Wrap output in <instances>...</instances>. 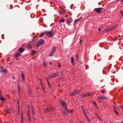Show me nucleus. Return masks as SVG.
I'll use <instances>...</instances> for the list:
<instances>
[{"label":"nucleus","mask_w":123,"mask_h":123,"mask_svg":"<svg viewBox=\"0 0 123 123\" xmlns=\"http://www.w3.org/2000/svg\"><path fill=\"white\" fill-rule=\"evenodd\" d=\"M61 104L68 113H72L73 112V110H71L70 111L67 110V105L65 102L63 101H61Z\"/></svg>","instance_id":"nucleus-1"},{"label":"nucleus","mask_w":123,"mask_h":123,"mask_svg":"<svg viewBox=\"0 0 123 123\" xmlns=\"http://www.w3.org/2000/svg\"><path fill=\"white\" fill-rule=\"evenodd\" d=\"M46 34L48 36L51 37L53 36V31L51 30L50 31H46L45 32Z\"/></svg>","instance_id":"nucleus-2"},{"label":"nucleus","mask_w":123,"mask_h":123,"mask_svg":"<svg viewBox=\"0 0 123 123\" xmlns=\"http://www.w3.org/2000/svg\"><path fill=\"white\" fill-rule=\"evenodd\" d=\"M81 92V91L80 90H76L75 91L72 92V95H74L80 93Z\"/></svg>","instance_id":"nucleus-3"},{"label":"nucleus","mask_w":123,"mask_h":123,"mask_svg":"<svg viewBox=\"0 0 123 123\" xmlns=\"http://www.w3.org/2000/svg\"><path fill=\"white\" fill-rule=\"evenodd\" d=\"M113 28H110L108 29H106L103 31V33H106V32H109L111 31L113 29Z\"/></svg>","instance_id":"nucleus-4"},{"label":"nucleus","mask_w":123,"mask_h":123,"mask_svg":"<svg viewBox=\"0 0 123 123\" xmlns=\"http://www.w3.org/2000/svg\"><path fill=\"white\" fill-rule=\"evenodd\" d=\"M108 98V97L105 96H102L98 97V99H99L100 100H104L107 99Z\"/></svg>","instance_id":"nucleus-5"},{"label":"nucleus","mask_w":123,"mask_h":123,"mask_svg":"<svg viewBox=\"0 0 123 123\" xmlns=\"http://www.w3.org/2000/svg\"><path fill=\"white\" fill-rule=\"evenodd\" d=\"M94 10L97 12H100L102 11L101 9L100 8H95Z\"/></svg>","instance_id":"nucleus-6"},{"label":"nucleus","mask_w":123,"mask_h":123,"mask_svg":"<svg viewBox=\"0 0 123 123\" xmlns=\"http://www.w3.org/2000/svg\"><path fill=\"white\" fill-rule=\"evenodd\" d=\"M44 40L42 39H40L38 42V43H39V44L41 45L42 44L44 43Z\"/></svg>","instance_id":"nucleus-7"},{"label":"nucleus","mask_w":123,"mask_h":123,"mask_svg":"<svg viewBox=\"0 0 123 123\" xmlns=\"http://www.w3.org/2000/svg\"><path fill=\"white\" fill-rule=\"evenodd\" d=\"M23 113L22 112H21V123H23Z\"/></svg>","instance_id":"nucleus-8"},{"label":"nucleus","mask_w":123,"mask_h":123,"mask_svg":"<svg viewBox=\"0 0 123 123\" xmlns=\"http://www.w3.org/2000/svg\"><path fill=\"white\" fill-rule=\"evenodd\" d=\"M0 99L2 102H4L5 101V99L3 97H0Z\"/></svg>","instance_id":"nucleus-9"},{"label":"nucleus","mask_w":123,"mask_h":123,"mask_svg":"<svg viewBox=\"0 0 123 123\" xmlns=\"http://www.w3.org/2000/svg\"><path fill=\"white\" fill-rule=\"evenodd\" d=\"M57 75V74L56 73L53 74L51 75V77H56Z\"/></svg>","instance_id":"nucleus-10"},{"label":"nucleus","mask_w":123,"mask_h":123,"mask_svg":"<svg viewBox=\"0 0 123 123\" xmlns=\"http://www.w3.org/2000/svg\"><path fill=\"white\" fill-rule=\"evenodd\" d=\"M18 115H19V102L18 101Z\"/></svg>","instance_id":"nucleus-11"},{"label":"nucleus","mask_w":123,"mask_h":123,"mask_svg":"<svg viewBox=\"0 0 123 123\" xmlns=\"http://www.w3.org/2000/svg\"><path fill=\"white\" fill-rule=\"evenodd\" d=\"M64 22V20L63 18L61 19L59 21V23H61L62 22Z\"/></svg>","instance_id":"nucleus-12"},{"label":"nucleus","mask_w":123,"mask_h":123,"mask_svg":"<svg viewBox=\"0 0 123 123\" xmlns=\"http://www.w3.org/2000/svg\"><path fill=\"white\" fill-rule=\"evenodd\" d=\"M22 80L24 81L25 79V75L22 72Z\"/></svg>","instance_id":"nucleus-13"},{"label":"nucleus","mask_w":123,"mask_h":123,"mask_svg":"<svg viewBox=\"0 0 123 123\" xmlns=\"http://www.w3.org/2000/svg\"><path fill=\"white\" fill-rule=\"evenodd\" d=\"M18 51L20 52H22L24 51L23 49L22 48H20L19 49Z\"/></svg>","instance_id":"nucleus-14"},{"label":"nucleus","mask_w":123,"mask_h":123,"mask_svg":"<svg viewBox=\"0 0 123 123\" xmlns=\"http://www.w3.org/2000/svg\"><path fill=\"white\" fill-rule=\"evenodd\" d=\"M91 95V93H88L86 94H84V96H90Z\"/></svg>","instance_id":"nucleus-15"},{"label":"nucleus","mask_w":123,"mask_h":123,"mask_svg":"<svg viewBox=\"0 0 123 123\" xmlns=\"http://www.w3.org/2000/svg\"><path fill=\"white\" fill-rule=\"evenodd\" d=\"M21 55V54L20 53H17L16 54L15 57H16L18 56Z\"/></svg>","instance_id":"nucleus-16"},{"label":"nucleus","mask_w":123,"mask_h":123,"mask_svg":"<svg viewBox=\"0 0 123 123\" xmlns=\"http://www.w3.org/2000/svg\"><path fill=\"white\" fill-rule=\"evenodd\" d=\"M55 50H56L55 48L54 47H53V48H52L51 51H52V52H53L54 53H55Z\"/></svg>","instance_id":"nucleus-17"},{"label":"nucleus","mask_w":123,"mask_h":123,"mask_svg":"<svg viewBox=\"0 0 123 123\" xmlns=\"http://www.w3.org/2000/svg\"><path fill=\"white\" fill-rule=\"evenodd\" d=\"M71 62L72 64L74 65V60L73 59V57H72L71 58Z\"/></svg>","instance_id":"nucleus-18"},{"label":"nucleus","mask_w":123,"mask_h":123,"mask_svg":"<svg viewBox=\"0 0 123 123\" xmlns=\"http://www.w3.org/2000/svg\"><path fill=\"white\" fill-rule=\"evenodd\" d=\"M6 72H7L6 70L5 69H3V70H2L0 71V72H2V73Z\"/></svg>","instance_id":"nucleus-19"},{"label":"nucleus","mask_w":123,"mask_h":123,"mask_svg":"<svg viewBox=\"0 0 123 123\" xmlns=\"http://www.w3.org/2000/svg\"><path fill=\"white\" fill-rule=\"evenodd\" d=\"M55 53L53 52H52L51 51L50 54L49 55L50 56H52Z\"/></svg>","instance_id":"nucleus-20"},{"label":"nucleus","mask_w":123,"mask_h":123,"mask_svg":"<svg viewBox=\"0 0 123 123\" xmlns=\"http://www.w3.org/2000/svg\"><path fill=\"white\" fill-rule=\"evenodd\" d=\"M32 47V46L30 44H29L27 46V48L28 49H30Z\"/></svg>","instance_id":"nucleus-21"},{"label":"nucleus","mask_w":123,"mask_h":123,"mask_svg":"<svg viewBox=\"0 0 123 123\" xmlns=\"http://www.w3.org/2000/svg\"><path fill=\"white\" fill-rule=\"evenodd\" d=\"M18 93H19H19H20V88H19V86H18Z\"/></svg>","instance_id":"nucleus-22"},{"label":"nucleus","mask_w":123,"mask_h":123,"mask_svg":"<svg viewBox=\"0 0 123 123\" xmlns=\"http://www.w3.org/2000/svg\"><path fill=\"white\" fill-rule=\"evenodd\" d=\"M115 113L117 115H119L118 113L117 112V111L116 109H115L114 110Z\"/></svg>","instance_id":"nucleus-23"},{"label":"nucleus","mask_w":123,"mask_h":123,"mask_svg":"<svg viewBox=\"0 0 123 123\" xmlns=\"http://www.w3.org/2000/svg\"><path fill=\"white\" fill-rule=\"evenodd\" d=\"M63 113L64 114V115L65 116H67V113H66L65 111H62Z\"/></svg>","instance_id":"nucleus-24"},{"label":"nucleus","mask_w":123,"mask_h":123,"mask_svg":"<svg viewBox=\"0 0 123 123\" xmlns=\"http://www.w3.org/2000/svg\"><path fill=\"white\" fill-rule=\"evenodd\" d=\"M80 20V18H78V19H77L76 20H75V21H74V23H76L78 21H79Z\"/></svg>","instance_id":"nucleus-25"},{"label":"nucleus","mask_w":123,"mask_h":123,"mask_svg":"<svg viewBox=\"0 0 123 123\" xmlns=\"http://www.w3.org/2000/svg\"><path fill=\"white\" fill-rule=\"evenodd\" d=\"M44 35L45 34L43 33H41L40 35V37H43Z\"/></svg>","instance_id":"nucleus-26"},{"label":"nucleus","mask_w":123,"mask_h":123,"mask_svg":"<svg viewBox=\"0 0 123 123\" xmlns=\"http://www.w3.org/2000/svg\"><path fill=\"white\" fill-rule=\"evenodd\" d=\"M66 21L67 23L68 24H69L70 23V20L69 19H67Z\"/></svg>","instance_id":"nucleus-27"},{"label":"nucleus","mask_w":123,"mask_h":123,"mask_svg":"<svg viewBox=\"0 0 123 123\" xmlns=\"http://www.w3.org/2000/svg\"><path fill=\"white\" fill-rule=\"evenodd\" d=\"M36 53V52L35 51H33L32 53V54L33 55H34Z\"/></svg>","instance_id":"nucleus-28"},{"label":"nucleus","mask_w":123,"mask_h":123,"mask_svg":"<svg viewBox=\"0 0 123 123\" xmlns=\"http://www.w3.org/2000/svg\"><path fill=\"white\" fill-rule=\"evenodd\" d=\"M120 13H121L122 16H123V11L122 10H120Z\"/></svg>","instance_id":"nucleus-29"},{"label":"nucleus","mask_w":123,"mask_h":123,"mask_svg":"<svg viewBox=\"0 0 123 123\" xmlns=\"http://www.w3.org/2000/svg\"><path fill=\"white\" fill-rule=\"evenodd\" d=\"M93 105L94 106H96L97 105L96 103L95 102H93Z\"/></svg>","instance_id":"nucleus-30"},{"label":"nucleus","mask_w":123,"mask_h":123,"mask_svg":"<svg viewBox=\"0 0 123 123\" xmlns=\"http://www.w3.org/2000/svg\"><path fill=\"white\" fill-rule=\"evenodd\" d=\"M28 92L29 94H31V89H29L28 91Z\"/></svg>","instance_id":"nucleus-31"},{"label":"nucleus","mask_w":123,"mask_h":123,"mask_svg":"<svg viewBox=\"0 0 123 123\" xmlns=\"http://www.w3.org/2000/svg\"><path fill=\"white\" fill-rule=\"evenodd\" d=\"M49 111V109H47L46 110V111H44L45 112H48Z\"/></svg>","instance_id":"nucleus-32"},{"label":"nucleus","mask_w":123,"mask_h":123,"mask_svg":"<svg viewBox=\"0 0 123 123\" xmlns=\"http://www.w3.org/2000/svg\"><path fill=\"white\" fill-rule=\"evenodd\" d=\"M81 108H82V111H83V112H85V111H84V109L83 108V106H81Z\"/></svg>","instance_id":"nucleus-33"},{"label":"nucleus","mask_w":123,"mask_h":123,"mask_svg":"<svg viewBox=\"0 0 123 123\" xmlns=\"http://www.w3.org/2000/svg\"><path fill=\"white\" fill-rule=\"evenodd\" d=\"M43 65H44V66L45 67H46V64L45 63V61H44Z\"/></svg>","instance_id":"nucleus-34"},{"label":"nucleus","mask_w":123,"mask_h":123,"mask_svg":"<svg viewBox=\"0 0 123 123\" xmlns=\"http://www.w3.org/2000/svg\"><path fill=\"white\" fill-rule=\"evenodd\" d=\"M41 85L42 87V88H43V92H44V88H43V85H42V84L41 83Z\"/></svg>","instance_id":"nucleus-35"},{"label":"nucleus","mask_w":123,"mask_h":123,"mask_svg":"<svg viewBox=\"0 0 123 123\" xmlns=\"http://www.w3.org/2000/svg\"><path fill=\"white\" fill-rule=\"evenodd\" d=\"M117 37H115V38H112V39L113 40H117Z\"/></svg>","instance_id":"nucleus-36"},{"label":"nucleus","mask_w":123,"mask_h":123,"mask_svg":"<svg viewBox=\"0 0 123 123\" xmlns=\"http://www.w3.org/2000/svg\"><path fill=\"white\" fill-rule=\"evenodd\" d=\"M40 45L39 44V43L37 44V47H38Z\"/></svg>","instance_id":"nucleus-37"},{"label":"nucleus","mask_w":123,"mask_h":123,"mask_svg":"<svg viewBox=\"0 0 123 123\" xmlns=\"http://www.w3.org/2000/svg\"><path fill=\"white\" fill-rule=\"evenodd\" d=\"M10 113V112L9 111V110H7V112H6L7 113Z\"/></svg>","instance_id":"nucleus-38"},{"label":"nucleus","mask_w":123,"mask_h":123,"mask_svg":"<svg viewBox=\"0 0 123 123\" xmlns=\"http://www.w3.org/2000/svg\"><path fill=\"white\" fill-rule=\"evenodd\" d=\"M99 32H100L101 31V28L100 27H99Z\"/></svg>","instance_id":"nucleus-39"},{"label":"nucleus","mask_w":123,"mask_h":123,"mask_svg":"<svg viewBox=\"0 0 123 123\" xmlns=\"http://www.w3.org/2000/svg\"><path fill=\"white\" fill-rule=\"evenodd\" d=\"M65 12L64 11H63L62 12V13H61V14H63L65 13Z\"/></svg>","instance_id":"nucleus-40"},{"label":"nucleus","mask_w":123,"mask_h":123,"mask_svg":"<svg viewBox=\"0 0 123 123\" xmlns=\"http://www.w3.org/2000/svg\"><path fill=\"white\" fill-rule=\"evenodd\" d=\"M86 118L87 119V120L88 121H90V120H89V119L88 118V117H86Z\"/></svg>","instance_id":"nucleus-41"},{"label":"nucleus","mask_w":123,"mask_h":123,"mask_svg":"<svg viewBox=\"0 0 123 123\" xmlns=\"http://www.w3.org/2000/svg\"><path fill=\"white\" fill-rule=\"evenodd\" d=\"M58 67H60V66L59 63H58Z\"/></svg>","instance_id":"nucleus-42"},{"label":"nucleus","mask_w":123,"mask_h":123,"mask_svg":"<svg viewBox=\"0 0 123 123\" xmlns=\"http://www.w3.org/2000/svg\"><path fill=\"white\" fill-rule=\"evenodd\" d=\"M101 92H102L103 93H104L105 92L104 91H103V90H102L101 91Z\"/></svg>","instance_id":"nucleus-43"},{"label":"nucleus","mask_w":123,"mask_h":123,"mask_svg":"<svg viewBox=\"0 0 123 123\" xmlns=\"http://www.w3.org/2000/svg\"><path fill=\"white\" fill-rule=\"evenodd\" d=\"M47 82L48 84H49V86H50V84L49 83V81H48L47 80Z\"/></svg>","instance_id":"nucleus-44"},{"label":"nucleus","mask_w":123,"mask_h":123,"mask_svg":"<svg viewBox=\"0 0 123 123\" xmlns=\"http://www.w3.org/2000/svg\"><path fill=\"white\" fill-rule=\"evenodd\" d=\"M28 116L29 117H30V114H29V112L28 113Z\"/></svg>","instance_id":"nucleus-45"},{"label":"nucleus","mask_w":123,"mask_h":123,"mask_svg":"<svg viewBox=\"0 0 123 123\" xmlns=\"http://www.w3.org/2000/svg\"><path fill=\"white\" fill-rule=\"evenodd\" d=\"M113 106V107L114 108H115V109H116V108L115 107V106Z\"/></svg>","instance_id":"nucleus-46"},{"label":"nucleus","mask_w":123,"mask_h":123,"mask_svg":"<svg viewBox=\"0 0 123 123\" xmlns=\"http://www.w3.org/2000/svg\"><path fill=\"white\" fill-rule=\"evenodd\" d=\"M80 43H81L82 42V40H80Z\"/></svg>","instance_id":"nucleus-47"},{"label":"nucleus","mask_w":123,"mask_h":123,"mask_svg":"<svg viewBox=\"0 0 123 123\" xmlns=\"http://www.w3.org/2000/svg\"><path fill=\"white\" fill-rule=\"evenodd\" d=\"M85 116H86V117H87V115H86V114H85Z\"/></svg>","instance_id":"nucleus-48"},{"label":"nucleus","mask_w":123,"mask_h":123,"mask_svg":"<svg viewBox=\"0 0 123 123\" xmlns=\"http://www.w3.org/2000/svg\"><path fill=\"white\" fill-rule=\"evenodd\" d=\"M1 91L0 90V95H1Z\"/></svg>","instance_id":"nucleus-49"},{"label":"nucleus","mask_w":123,"mask_h":123,"mask_svg":"<svg viewBox=\"0 0 123 123\" xmlns=\"http://www.w3.org/2000/svg\"><path fill=\"white\" fill-rule=\"evenodd\" d=\"M16 59H17V60H18L19 59V58H16Z\"/></svg>","instance_id":"nucleus-50"},{"label":"nucleus","mask_w":123,"mask_h":123,"mask_svg":"<svg viewBox=\"0 0 123 123\" xmlns=\"http://www.w3.org/2000/svg\"><path fill=\"white\" fill-rule=\"evenodd\" d=\"M123 1V0H121V2H122Z\"/></svg>","instance_id":"nucleus-51"},{"label":"nucleus","mask_w":123,"mask_h":123,"mask_svg":"<svg viewBox=\"0 0 123 123\" xmlns=\"http://www.w3.org/2000/svg\"><path fill=\"white\" fill-rule=\"evenodd\" d=\"M80 123H85L83 122H81Z\"/></svg>","instance_id":"nucleus-52"},{"label":"nucleus","mask_w":123,"mask_h":123,"mask_svg":"<svg viewBox=\"0 0 123 123\" xmlns=\"http://www.w3.org/2000/svg\"><path fill=\"white\" fill-rule=\"evenodd\" d=\"M83 113H84V114L85 115V114H86L85 113V112H83Z\"/></svg>","instance_id":"nucleus-53"},{"label":"nucleus","mask_w":123,"mask_h":123,"mask_svg":"<svg viewBox=\"0 0 123 123\" xmlns=\"http://www.w3.org/2000/svg\"><path fill=\"white\" fill-rule=\"evenodd\" d=\"M58 86H59V87H60V84H58Z\"/></svg>","instance_id":"nucleus-54"},{"label":"nucleus","mask_w":123,"mask_h":123,"mask_svg":"<svg viewBox=\"0 0 123 123\" xmlns=\"http://www.w3.org/2000/svg\"><path fill=\"white\" fill-rule=\"evenodd\" d=\"M76 55H77V58H78V55H77V54H76Z\"/></svg>","instance_id":"nucleus-55"},{"label":"nucleus","mask_w":123,"mask_h":123,"mask_svg":"<svg viewBox=\"0 0 123 123\" xmlns=\"http://www.w3.org/2000/svg\"><path fill=\"white\" fill-rule=\"evenodd\" d=\"M92 103H93V102H94L93 101V100H92Z\"/></svg>","instance_id":"nucleus-56"},{"label":"nucleus","mask_w":123,"mask_h":123,"mask_svg":"<svg viewBox=\"0 0 123 123\" xmlns=\"http://www.w3.org/2000/svg\"><path fill=\"white\" fill-rule=\"evenodd\" d=\"M50 109L51 110H53V109L52 108H51Z\"/></svg>","instance_id":"nucleus-57"},{"label":"nucleus","mask_w":123,"mask_h":123,"mask_svg":"<svg viewBox=\"0 0 123 123\" xmlns=\"http://www.w3.org/2000/svg\"><path fill=\"white\" fill-rule=\"evenodd\" d=\"M99 103H101V101H99Z\"/></svg>","instance_id":"nucleus-58"},{"label":"nucleus","mask_w":123,"mask_h":123,"mask_svg":"<svg viewBox=\"0 0 123 123\" xmlns=\"http://www.w3.org/2000/svg\"><path fill=\"white\" fill-rule=\"evenodd\" d=\"M33 115H34V113L33 112Z\"/></svg>","instance_id":"nucleus-59"},{"label":"nucleus","mask_w":123,"mask_h":123,"mask_svg":"<svg viewBox=\"0 0 123 123\" xmlns=\"http://www.w3.org/2000/svg\"><path fill=\"white\" fill-rule=\"evenodd\" d=\"M1 68H3V67L2 66H1Z\"/></svg>","instance_id":"nucleus-60"},{"label":"nucleus","mask_w":123,"mask_h":123,"mask_svg":"<svg viewBox=\"0 0 123 123\" xmlns=\"http://www.w3.org/2000/svg\"><path fill=\"white\" fill-rule=\"evenodd\" d=\"M12 78H13V79H14V77H12Z\"/></svg>","instance_id":"nucleus-61"},{"label":"nucleus","mask_w":123,"mask_h":123,"mask_svg":"<svg viewBox=\"0 0 123 123\" xmlns=\"http://www.w3.org/2000/svg\"><path fill=\"white\" fill-rule=\"evenodd\" d=\"M38 89V88H36V89Z\"/></svg>","instance_id":"nucleus-62"},{"label":"nucleus","mask_w":123,"mask_h":123,"mask_svg":"<svg viewBox=\"0 0 123 123\" xmlns=\"http://www.w3.org/2000/svg\"><path fill=\"white\" fill-rule=\"evenodd\" d=\"M122 123H123V122Z\"/></svg>","instance_id":"nucleus-63"},{"label":"nucleus","mask_w":123,"mask_h":123,"mask_svg":"<svg viewBox=\"0 0 123 123\" xmlns=\"http://www.w3.org/2000/svg\"><path fill=\"white\" fill-rule=\"evenodd\" d=\"M30 43V42H29V43Z\"/></svg>","instance_id":"nucleus-64"}]
</instances>
